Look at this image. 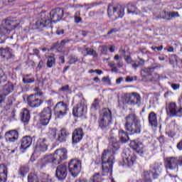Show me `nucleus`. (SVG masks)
I'll return each instance as SVG.
<instances>
[{
    "label": "nucleus",
    "instance_id": "nucleus-1",
    "mask_svg": "<svg viewBox=\"0 0 182 182\" xmlns=\"http://www.w3.org/2000/svg\"><path fill=\"white\" fill-rule=\"evenodd\" d=\"M63 18V9L60 8H57L52 10L50 13H46L43 11L41 13V18L36 22V26L38 29H42V28H46L49 26L50 23H58L60 21H62Z\"/></svg>",
    "mask_w": 182,
    "mask_h": 182
},
{
    "label": "nucleus",
    "instance_id": "nucleus-2",
    "mask_svg": "<svg viewBox=\"0 0 182 182\" xmlns=\"http://www.w3.org/2000/svg\"><path fill=\"white\" fill-rule=\"evenodd\" d=\"M66 159H68V150L66 149H57L53 155L44 156L39 163L41 167L43 168L50 163L53 164H60V161H63Z\"/></svg>",
    "mask_w": 182,
    "mask_h": 182
},
{
    "label": "nucleus",
    "instance_id": "nucleus-3",
    "mask_svg": "<svg viewBox=\"0 0 182 182\" xmlns=\"http://www.w3.org/2000/svg\"><path fill=\"white\" fill-rule=\"evenodd\" d=\"M114 145L109 146L107 151H105L102 155V170L113 176V163L114 161Z\"/></svg>",
    "mask_w": 182,
    "mask_h": 182
},
{
    "label": "nucleus",
    "instance_id": "nucleus-4",
    "mask_svg": "<svg viewBox=\"0 0 182 182\" xmlns=\"http://www.w3.org/2000/svg\"><path fill=\"white\" fill-rule=\"evenodd\" d=\"M125 129L131 133V134H136V133H140L141 132V124L139 117L134 113L129 114L125 117Z\"/></svg>",
    "mask_w": 182,
    "mask_h": 182
},
{
    "label": "nucleus",
    "instance_id": "nucleus-5",
    "mask_svg": "<svg viewBox=\"0 0 182 182\" xmlns=\"http://www.w3.org/2000/svg\"><path fill=\"white\" fill-rule=\"evenodd\" d=\"M118 102L119 105H130L134 106L135 105H140L141 103V97L137 92L124 94L119 98Z\"/></svg>",
    "mask_w": 182,
    "mask_h": 182
},
{
    "label": "nucleus",
    "instance_id": "nucleus-6",
    "mask_svg": "<svg viewBox=\"0 0 182 182\" xmlns=\"http://www.w3.org/2000/svg\"><path fill=\"white\" fill-rule=\"evenodd\" d=\"M98 124L102 130L107 129L112 124V111L109 108H104L101 111Z\"/></svg>",
    "mask_w": 182,
    "mask_h": 182
},
{
    "label": "nucleus",
    "instance_id": "nucleus-7",
    "mask_svg": "<svg viewBox=\"0 0 182 182\" xmlns=\"http://www.w3.org/2000/svg\"><path fill=\"white\" fill-rule=\"evenodd\" d=\"M14 21L11 18H7L4 21V23L0 26V41H4L6 38V35L11 33V31L15 29L18 24L11 26Z\"/></svg>",
    "mask_w": 182,
    "mask_h": 182
},
{
    "label": "nucleus",
    "instance_id": "nucleus-8",
    "mask_svg": "<svg viewBox=\"0 0 182 182\" xmlns=\"http://www.w3.org/2000/svg\"><path fill=\"white\" fill-rule=\"evenodd\" d=\"M122 161L121 166L132 167L136 161V155L129 148H126L122 153Z\"/></svg>",
    "mask_w": 182,
    "mask_h": 182
},
{
    "label": "nucleus",
    "instance_id": "nucleus-9",
    "mask_svg": "<svg viewBox=\"0 0 182 182\" xmlns=\"http://www.w3.org/2000/svg\"><path fill=\"white\" fill-rule=\"evenodd\" d=\"M166 114L171 117H181L182 114V107H177L176 102H170L166 106Z\"/></svg>",
    "mask_w": 182,
    "mask_h": 182
},
{
    "label": "nucleus",
    "instance_id": "nucleus-10",
    "mask_svg": "<svg viewBox=\"0 0 182 182\" xmlns=\"http://www.w3.org/2000/svg\"><path fill=\"white\" fill-rule=\"evenodd\" d=\"M68 111V105L63 101L58 102L54 107V113L59 119H62V117L66 116Z\"/></svg>",
    "mask_w": 182,
    "mask_h": 182
},
{
    "label": "nucleus",
    "instance_id": "nucleus-11",
    "mask_svg": "<svg viewBox=\"0 0 182 182\" xmlns=\"http://www.w3.org/2000/svg\"><path fill=\"white\" fill-rule=\"evenodd\" d=\"M68 170L73 177H77L82 170V162L77 159H72L68 164Z\"/></svg>",
    "mask_w": 182,
    "mask_h": 182
},
{
    "label": "nucleus",
    "instance_id": "nucleus-12",
    "mask_svg": "<svg viewBox=\"0 0 182 182\" xmlns=\"http://www.w3.org/2000/svg\"><path fill=\"white\" fill-rule=\"evenodd\" d=\"M87 112V106L85 103V100H81L73 109V116L76 117H82L85 116Z\"/></svg>",
    "mask_w": 182,
    "mask_h": 182
},
{
    "label": "nucleus",
    "instance_id": "nucleus-13",
    "mask_svg": "<svg viewBox=\"0 0 182 182\" xmlns=\"http://www.w3.org/2000/svg\"><path fill=\"white\" fill-rule=\"evenodd\" d=\"M52 118V109L50 107H47L43 109L40 114V122L43 126L49 124V122Z\"/></svg>",
    "mask_w": 182,
    "mask_h": 182
},
{
    "label": "nucleus",
    "instance_id": "nucleus-14",
    "mask_svg": "<svg viewBox=\"0 0 182 182\" xmlns=\"http://www.w3.org/2000/svg\"><path fill=\"white\" fill-rule=\"evenodd\" d=\"M0 59H2L4 62H11L15 59V55L12 53L9 47H1L0 48Z\"/></svg>",
    "mask_w": 182,
    "mask_h": 182
},
{
    "label": "nucleus",
    "instance_id": "nucleus-15",
    "mask_svg": "<svg viewBox=\"0 0 182 182\" xmlns=\"http://www.w3.org/2000/svg\"><path fill=\"white\" fill-rule=\"evenodd\" d=\"M55 177L60 181L65 180L68 177V166L66 165H59L56 168Z\"/></svg>",
    "mask_w": 182,
    "mask_h": 182
},
{
    "label": "nucleus",
    "instance_id": "nucleus-16",
    "mask_svg": "<svg viewBox=\"0 0 182 182\" xmlns=\"http://www.w3.org/2000/svg\"><path fill=\"white\" fill-rule=\"evenodd\" d=\"M6 143H15L19 139V132L15 129L8 131L5 134Z\"/></svg>",
    "mask_w": 182,
    "mask_h": 182
},
{
    "label": "nucleus",
    "instance_id": "nucleus-17",
    "mask_svg": "<svg viewBox=\"0 0 182 182\" xmlns=\"http://www.w3.org/2000/svg\"><path fill=\"white\" fill-rule=\"evenodd\" d=\"M126 62L132 65V69L134 70H137V68H140V66H144L146 61L143 60V58H139V61L133 60L130 55H127L125 58Z\"/></svg>",
    "mask_w": 182,
    "mask_h": 182
},
{
    "label": "nucleus",
    "instance_id": "nucleus-18",
    "mask_svg": "<svg viewBox=\"0 0 182 182\" xmlns=\"http://www.w3.org/2000/svg\"><path fill=\"white\" fill-rule=\"evenodd\" d=\"M45 141H46L45 139H39L38 140L34 149L35 153H43L48 150V145Z\"/></svg>",
    "mask_w": 182,
    "mask_h": 182
},
{
    "label": "nucleus",
    "instance_id": "nucleus-19",
    "mask_svg": "<svg viewBox=\"0 0 182 182\" xmlns=\"http://www.w3.org/2000/svg\"><path fill=\"white\" fill-rule=\"evenodd\" d=\"M165 167L166 170H176L178 167L177 164V158L168 157L166 159Z\"/></svg>",
    "mask_w": 182,
    "mask_h": 182
},
{
    "label": "nucleus",
    "instance_id": "nucleus-20",
    "mask_svg": "<svg viewBox=\"0 0 182 182\" xmlns=\"http://www.w3.org/2000/svg\"><path fill=\"white\" fill-rule=\"evenodd\" d=\"M130 146L134 151L138 153V154H143L144 153V145L140 141L134 140L130 143Z\"/></svg>",
    "mask_w": 182,
    "mask_h": 182
},
{
    "label": "nucleus",
    "instance_id": "nucleus-21",
    "mask_svg": "<svg viewBox=\"0 0 182 182\" xmlns=\"http://www.w3.org/2000/svg\"><path fill=\"white\" fill-rule=\"evenodd\" d=\"M27 102L30 107H39L42 105V100L36 97V94L31 95L27 98Z\"/></svg>",
    "mask_w": 182,
    "mask_h": 182
},
{
    "label": "nucleus",
    "instance_id": "nucleus-22",
    "mask_svg": "<svg viewBox=\"0 0 182 182\" xmlns=\"http://www.w3.org/2000/svg\"><path fill=\"white\" fill-rule=\"evenodd\" d=\"M83 136H84L83 129L80 128H77L75 129L74 132H73V137H72L73 144H76L79 143L82 140V139H83Z\"/></svg>",
    "mask_w": 182,
    "mask_h": 182
},
{
    "label": "nucleus",
    "instance_id": "nucleus-23",
    "mask_svg": "<svg viewBox=\"0 0 182 182\" xmlns=\"http://www.w3.org/2000/svg\"><path fill=\"white\" fill-rule=\"evenodd\" d=\"M32 137L31 136H23L21 139V147L20 149H22L23 150H26V149H28V147H31L32 145Z\"/></svg>",
    "mask_w": 182,
    "mask_h": 182
},
{
    "label": "nucleus",
    "instance_id": "nucleus-24",
    "mask_svg": "<svg viewBox=\"0 0 182 182\" xmlns=\"http://www.w3.org/2000/svg\"><path fill=\"white\" fill-rule=\"evenodd\" d=\"M161 15L162 19H166V21H171V19L180 17V14L177 11H162Z\"/></svg>",
    "mask_w": 182,
    "mask_h": 182
},
{
    "label": "nucleus",
    "instance_id": "nucleus-25",
    "mask_svg": "<svg viewBox=\"0 0 182 182\" xmlns=\"http://www.w3.org/2000/svg\"><path fill=\"white\" fill-rule=\"evenodd\" d=\"M8 177V167L4 164L0 165V182H6Z\"/></svg>",
    "mask_w": 182,
    "mask_h": 182
},
{
    "label": "nucleus",
    "instance_id": "nucleus-26",
    "mask_svg": "<svg viewBox=\"0 0 182 182\" xmlns=\"http://www.w3.org/2000/svg\"><path fill=\"white\" fill-rule=\"evenodd\" d=\"M69 134V132H68L66 129L63 128L60 130V134H58V141L60 143H65V141H66V140L68 139Z\"/></svg>",
    "mask_w": 182,
    "mask_h": 182
},
{
    "label": "nucleus",
    "instance_id": "nucleus-27",
    "mask_svg": "<svg viewBox=\"0 0 182 182\" xmlns=\"http://www.w3.org/2000/svg\"><path fill=\"white\" fill-rule=\"evenodd\" d=\"M12 92H14V85H12V83H8L6 84L4 87H3V93L2 95H0V96H5V97H6V96H8V95H9V93H12Z\"/></svg>",
    "mask_w": 182,
    "mask_h": 182
},
{
    "label": "nucleus",
    "instance_id": "nucleus-28",
    "mask_svg": "<svg viewBox=\"0 0 182 182\" xmlns=\"http://www.w3.org/2000/svg\"><path fill=\"white\" fill-rule=\"evenodd\" d=\"M149 124L152 127H157L158 123H157V115L154 112H151L149 114Z\"/></svg>",
    "mask_w": 182,
    "mask_h": 182
},
{
    "label": "nucleus",
    "instance_id": "nucleus-29",
    "mask_svg": "<svg viewBox=\"0 0 182 182\" xmlns=\"http://www.w3.org/2000/svg\"><path fill=\"white\" fill-rule=\"evenodd\" d=\"M151 167L155 171V173H151L153 178H157L159 177V173L161 171V164L155 163Z\"/></svg>",
    "mask_w": 182,
    "mask_h": 182
},
{
    "label": "nucleus",
    "instance_id": "nucleus-30",
    "mask_svg": "<svg viewBox=\"0 0 182 182\" xmlns=\"http://www.w3.org/2000/svg\"><path fill=\"white\" fill-rule=\"evenodd\" d=\"M115 18H123L124 16V7L122 5H118L114 9Z\"/></svg>",
    "mask_w": 182,
    "mask_h": 182
},
{
    "label": "nucleus",
    "instance_id": "nucleus-31",
    "mask_svg": "<svg viewBox=\"0 0 182 182\" xmlns=\"http://www.w3.org/2000/svg\"><path fill=\"white\" fill-rule=\"evenodd\" d=\"M30 119L31 114H29V111L26 108H24L21 112V122L23 123H28Z\"/></svg>",
    "mask_w": 182,
    "mask_h": 182
},
{
    "label": "nucleus",
    "instance_id": "nucleus-32",
    "mask_svg": "<svg viewBox=\"0 0 182 182\" xmlns=\"http://www.w3.org/2000/svg\"><path fill=\"white\" fill-rule=\"evenodd\" d=\"M119 138L122 143H127L129 140L127 132H124L123 129L119 131Z\"/></svg>",
    "mask_w": 182,
    "mask_h": 182
},
{
    "label": "nucleus",
    "instance_id": "nucleus-33",
    "mask_svg": "<svg viewBox=\"0 0 182 182\" xmlns=\"http://www.w3.org/2000/svg\"><path fill=\"white\" fill-rule=\"evenodd\" d=\"M58 130L55 128H49L47 132V136L50 140H55L56 139V134Z\"/></svg>",
    "mask_w": 182,
    "mask_h": 182
},
{
    "label": "nucleus",
    "instance_id": "nucleus-34",
    "mask_svg": "<svg viewBox=\"0 0 182 182\" xmlns=\"http://www.w3.org/2000/svg\"><path fill=\"white\" fill-rule=\"evenodd\" d=\"M56 65V59L55 56L50 55L47 57V68H53Z\"/></svg>",
    "mask_w": 182,
    "mask_h": 182
},
{
    "label": "nucleus",
    "instance_id": "nucleus-35",
    "mask_svg": "<svg viewBox=\"0 0 182 182\" xmlns=\"http://www.w3.org/2000/svg\"><path fill=\"white\" fill-rule=\"evenodd\" d=\"M28 173H29V166H23L20 167V168L18 170L19 176H21V177H25V176H26V174H28Z\"/></svg>",
    "mask_w": 182,
    "mask_h": 182
},
{
    "label": "nucleus",
    "instance_id": "nucleus-36",
    "mask_svg": "<svg viewBox=\"0 0 182 182\" xmlns=\"http://www.w3.org/2000/svg\"><path fill=\"white\" fill-rule=\"evenodd\" d=\"M28 182H41V178L38 177L37 174L30 173L28 176Z\"/></svg>",
    "mask_w": 182,
    "mask_h": 182
},
{
    "label": "nucleus",
    "instance_id": "nucleus-37",
    "mask_svg": "<svg viewBox=\"0 0 182 182\" xmlns=\"http://www.w3.org/2000/svg\"><path fill=\"white\" fill-rule=\"evenodd\" d=\"M85 50L87 55L93 56V58H97L98 56L97 53L93 48H87Z\"/></svg>",
    "mask_w": 182,
    "mask_h": 182
},
{
    "label": "nucleus",
    "instance_id": "nucleus-38",
    "mask_svg": "<svg viewBox=\"0 0 182 182\" xmlns=\"http://www.w3.org/2000/svg\"><path fill=\"white\" fill-rule=\"evenodd\" d=\"M100 100L99 99L96 98L95 99L94 102L91 105V110H97V109L100 108Z\"/></svg>",
    "mask_w": 182,
    "mask_h": 182
},
{
    "label": "nucleus",
    "instance_id": "nucleus-39",
    "mask_svg": "<svg viewBox=\"0 0 182 182\" xmlns=\"http://www.w3.org/2000/svg\"><path fill=\"white\" fill-rule=\"evenodd\" d=\"M92 182H100L102 181V176H100V173H97L95 175L92 176L91 178Z\"/></svg>",
    "mask_w": 182,
    "mask_h": 182
},
{
    "label": "nucleus",
    "instance_id": "nucleus-40",
    "mask_svg": "<svg viewBox=\"0 0 182 182\" xmlns=\"http://www.w3.org/2000/svg\"><path fill=\"white\" fill-rule=\"evenodd\" d=\"M136 11H137V9L136 8V6L133 4H128L127 6V12L128 14H134V12H136Z\"/></svg>",
    "mask_w": 182,
    "mask_h": 182
},
{
    "label": "nucleus",
    "instance_id": "nucleus-41",
    "mask_svg": "<svg viewBox=\"0 0 182 182\" xmlns=\"http://www.w3.org/2000/svg\"><path fill=\"white\" fill-rule=\"evenodd\" d=\"M6 80V75H5V72L4 70L0 68V81L5 82Z\"/></svg>",
    "mask_w": 182,
    "mask_h": 182
},
{
    "label": "nucleus",
    "instance_id": "nucleus-42",
    "mask_svg": "<svg viewBox=\"0 0 182 182\" xmlns=\"http://www.w3.org/2000/svg\"><path fill=\"white\" fill-rule=\"evenodd\" d=\"M108 16H109V18L112 16V15H113V14H114V6L109 4V6H108Z\"/></svg>",
    "mask_w": 182,
    "mask_h": 182
},
{
    "label": "nucleus",
    "instance_id": "nucleus-43",
    "mask_svg": "<svg viewBox=\"0 0 182 182\" xmlns=\"http://www.w3.org/2000/svg\"><path fill=\"white\" fill-rule=\"evenodd\" d=\"M114 60L118 61V68H122V66H123V61H122V57L119 56V55H116L114 56Z\"/></svg>",
    "mask_w": 182,
    "mask_h": 182
},
{
    "label": "nucleus",
    "instance_id": "nucleus-44",
    "mask_svg": "<svg viewBox=\"0 0 182 182\" xmlns=\"http://www.w3.org/2000/svg\"><path fill=\"white\" fill-rule=\"evenodd\" d=\"M166 180H168L169 182H177L176 181V176H171V174L166 175L165 177Z\"/></svg>",
    "mask_w": 182,
    "mask_h": 182
},
{
    "label": "nucleus",
    "instance_id": "nucleus-45",
    "mask_svg": "<svg viewBox=\"0 0 182 182\" xmlns=\"http://www.w3.org/2000/svg\"><path fill=\"white\" fill-rule=\"evenodd\" d=\"M78 59L77 57L75 56H71L70 58V60L68 61L69 65H75V63H76V62H77Z\"/></svg>",
    "mask_w": 182,
    "mask_h": 182
},
{
    "label": "nucleus",
    "instance_id": "nucleus-46",
    "mask_svg": "<svg viewBox=\"0 0 182 182\" xmlns=\"http://www.w3.org/2000/svg\"><path fill=\"white\" fill-rule=\"evenodd\" d=\"M161 79H163V77L160 75L155 73L152 77V82H159Z\"/></svg>",
    "mask_w": 182,
    "mask_h": 182
},
{
    "label": "nucleus",
    "instance_id": "nucleus-47",
    "mask_svg": "<svg viewBox=\"0 0 182 182\" xmlns=\"http://www.w3.org/2000/svg\"><path fill=\"white\" fill-rule=\"evenodd\" d=\"M35 82V78H23V83H33Z\"/></svg>",
    "mask_w": 182,
    "mask_h": 182
},
{
    "label": "nucleus",
    "instance_id": "nucleus-48",
    "mask_svg": "<svg viewBox=\"0 0 182 182\" xmlns=\"http://www.w3.org/2000/svg\"><path fill=\"white\" fill-rule=\"evenodd\" d=\"M154 69H156V68L150 67V68L144 69V72L145 73H151L152 72H154Z\"/></svg>",
    "mask_w": 182,
    "mask_h": 182
},
{
    "label": "nucleus",
    "instance_id": "nucleus-49",
    "mask_svg": "<svg viewBox=\"0 0 182 182\" xmlns=\"http://www.w3.org/2000/svg\"><path fill=\"white\" fill-rule=\"evenodd\" d=\"M102 81L104 82V83H107V85H112V81L109 77H102Z\"/></svg>",
    "mask_w": 182,
    "mask_h": 182
},
{
    "label": "nucleus",
    "instance_id": "nucleus-50",
    "mask_svg": "<svg viewBox=\"0 0 182 182\" xmlns=\"http://www.w3.org/2000/svg\"><path fill=\"white\" fill-rule=\"evenodd\" d=\"M169 62L171 65H173L174 62H177V57L176 55H171L169 58Z\"/></svg>",
    "mask_w": 182,
    "mask_h": 182
},
{
    "label": "nucleus",
    "instance_id": "nucleus-51",
    "mask_svg": "<svg viewBox=\"0 0 182 182\" xmlns=\"http://www.w3.org/2000/svg\"><path fill=\"white\" fill-rule=\"evenodd\" d=\"M12 100H9L8 102L6 104L5 109L6 110H9L11 109V106L12 105Z\"/></svg>",
    "mask_w": 182,
    "mask_h": 182
},
{
    "label": "nucleus",
    "instance_id": "nucleus-52",
    "mask_svg": "<svg viewBox=\"0 0 182 182\" xmlns=\"http://www.w3.org/2000/svg\"><path fill=\"white\" fill-rule=\"evenodd\" d=\"M171 86L173 90H178L180 89V84H171Z\"/></svg>",
    "mask_w": 182,
    "mask_h": 182
},
{
    "label": "nucleus",
    "instance_id": "nucleus-53",
    "mask_svg": "<svg viewBox=\"0 0 182 182\" xmlns=\"http://www.w3.org/2000/svg\"><path fill=\"white\" fill-rule=\"evenodd\" d=\"M74 21L75 23H80V22H82V18L80 16H74Z\"/></svg>",
    "mask_w": 182,
    "mask_h": 182
},
{
    "label": "nucleus",
    "instance_id": "nucleus-54",
    "mask_svg": "<svg viewBox=\"0 0 182 182\" xmlns=\"http://www.w3.org/2000/svg\"><path fill=\"white\" fill-rule=\"evenodd\" d=\"M60 90L61 92H68V90H69V85H66L63 86L61 88H60Z\"/></svg>",
    "mask_w": 182,
    "mask_h": 182
},
{
    "label": "nucleus",
    "instance_id": "nucleus-55",
    "mask_svg": "<svg viewBox=\"0 0 182 182\" xmlns=\"http://www.w3.org/2000/svg\"><path fill=\"white\" fill-rule=\"evenodd\" d=\"M107 46H102V48H101V52L102 53H103V55H106V52H107Z\"/></svg>",
    "mask_w": 182,
    "mask_h": 182
},
{
    "label": "nucleus",
    "instance_id": "nucleus-56",
    "mask_svg": "<svg viewBox=\"0 0 182 182\" xmlns=\"http://www.w3.org/2000/svg\"><path fill=\"white\" fill-rule=\"evenodd\" d=\"M69 42H70V41L65 39V40H63L60 42V46H64V45H66V43H69Z\"/></svg>",
    "mask_w": 182,
    "mask_h": 182
},
{
    "label": "nucleus",
    "instance_id": "nucleus-57",
    "mask_svg": "<svg viewBox=\"0 0 182 182\" xmlns=\"http://www.w3.org/2000/svg\"><path fill=\"white\" fill-rule=\"evenodd\" d=\"M46 103L48 106H50V107H52V106H53V101L52 100H47Z\"/></svg>",
    "mask_w": 182,
    "mask_h": 182
},
{
    "label": "nucleus",
    "instance_id": "nucleus-58",
    "mask_svg": "<svg viewBox=\"0 0 182 182\" xmlns=\"http://www.w3.org/2000/svg\"><path fill=\"white\" fill-rule=\"evenodd\" d=\"M177 164L178 166H182V156H179L178 159H177Z\"/></svg>",
    "mask_w": 182,
    "mask_h": 182
},
{
    "label": "nucleus",
    "instance_id": "nucleus-59",
    "mask_svg": "<svg viewBox=\"0 0 182 182\" xmlns=\"http://www.w3.org/2000/svg\"><path fill=\"white\" fill-rule=\"evenodd\" d=\"M5 102V95H0V105Z\"/></svg>",
    "mask_w": 182,
    "mask_h": 182
},
{
    "label": "nucleus",
    "instance_id": "nucleus-60",
    "mask_svg": "<svg viewBox=\"0 0 182 182\" xmlns=\"http://www.w3.org/2000/svg\"><path fill=\"white\" fill-rule=\"evenodd\" d=\"M158 140H159V141L161 144L164 143V136H159V137L158 138Z\"/></svg>",
    "mask_w": 182,
    "mask_h": 182
},
{
    "label": "nucleus",
    "instance_id": "nucleus-61",
    "mask_svg": "<svg viewBox=\"0 0 182 182\" xmlns=\"http://www.w3.org/2000/svg\"><path fill=\"white\" fill-rule=\"evenodd\" d=\"M38 68L39 69H42L43 68V60H41L38 65Z\"/></svg>",
    "mask_w": 182,
    "mask_h": 182
},
{
    "label": "nucleus",
    "instance_id": "nucleus-62",
    "mask_svg": "<svg viewBox=\"0 0 182 182\" xmlns=\"http://www.w3.org/2000/svg\"><path fill=\"white\" fill-rule=\"evenodd\" d=\"M122 82H123V77H121L117 80L116 83L117 85H120Z\"/></svg>",
    "mask_w": 182,
    "mask_h": 182
},
{
    "label": "nucleus",
    "instance_id": "nucleus-63",
    "mask_svg": "<svg viewBox=\"0 0 182 182\" xmlns=\"http://www.w3.org/2000/svg\"><path fill=\"white\" fill-rule=\"evenodd\" d=\"M177 149H178V150H182V140L177 144Z\"/></svg>",
    "mask_w": 182,
    "mask_h": 182
},
{
    "label": "nucleus",
    "instance_id": "nucleus-64",
    "mask_svg": "<svg viewBox=\"0 0 182 182\" xmlns=\"http://www.w3.org/2000/svg\"><path fill=\"white\" fill-rule=\"evenodd\" d=\"M126 82H133V77L130 76L127 77Z\"/></svg>",
    "mask_w": 182,
    "mask_h": 182
}]
</instances>
